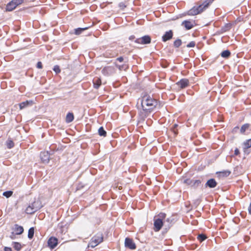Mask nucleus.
Listing matches in <instances>:
<instances>
[{
    "label": "nucleus",
    "mask_w": 251,
    "mask_h": 251,
    "mask_svg": "<svg viewBox=\"0 0 251 251\" xmlns=\"http://www.w3.org/2000/svg\"><path fill=\"white\" fill-rule=\"evenodd\" d=\"M101 84V79L99 78H95L93 79L94 87L96 89H98Z\"/></svg>",
    "instance_id": "obj_19"
},
{
    "label": "nucleus",
    "mask_w": 251,
    "mask_h": 251,
    "mask_svg": "<svg viewBox=\"0 0 251 251\" xmlns=\"http://www.w3.org/2000/svg\"><path fill=\"white\" fill-rule=\"evenodd\" d=\"M33 104V102L32 100H26L25 101H24L19 104L20 108V109H23L28 106L32 105Z\"/></svg>",
    "instance_id": "obj_15"
},
{
    "label": "nucleus",
    "mask_w": 251,
    "mask_h": 251,
    "mask_svg": "<svg viewBox=\"0 0 251 251\" xmlns=\"http://www.w3.org/2000/svg\"><path fill=\"white\" fill-rule=\"evenodd\" d=\"M38 201H34L31 205H29L25 209L27 214H31L37 211L41 208Z\"/></svg>",
    "instance_id": "obj_5"
},
{
    "label": "nucleus",
    "mask_w": 251,
    "mask_h": 251,
    "mask_svg": "<svg viewBox=\"0 0 251 251\" xmlns=\"http://www.w3.org/2000/svg\"><path fill=\"white\" fill-rule=\"evenodd\" d=\"M176 84L180 88L183 89L188 86L189 80L187 79H182L179 81L177 82Z\"/></svg>",
    "instance_id": "obj_12"
},
{
    "label": "nucleus",
    "mask_w": 251,
    "mask_h": 251,
    "mask_svg": "<svg viewBox=\"0 0 251 251\" xmlns=\"http://www.w3.org/2000/svg\"><path fill=\"white\" fill-rule=\"evenodd\" d=\"M184 183L194 188L198 187L201 183L200 180L187 179L184 180Z\"/></svg>",
    "instance_id": "obj_7"
},
{
    "label": "nucleus",
    "mask_w": 251,
    "mask_h": 251,
    "mask_svg": "<svg viewBox=\"0 0 251 251\" xmlns=\"http://www.w3.org/2000/svg\"><path fill=\"white\" fill-rule=\"evenodd\" d=\"M173 131H174V132L175 133H176V131L175 130V129H173Z\"/></svg>",
    "instance_id": "obj_43"
},
{
    "label": "nucleus",
    "mask_w": 251,
    "mask_h": 251,
    "mask_svg": "<svg viewBox=\"0 0 251 251\" xmlns=\"http://www.w3.org/2000/svg\"><path fill=\"white\" fill-rule=\"evenodd\" d=\"M13 236H14V232H12L11 235L10 236V237L11 239H14Z\"/></svg>",
    "instance_id": "obj_40"
},
{
    "label": "nucleus",
    "mask_w": 251,
    "mask_h": 251,
    "mask_svg": "<svg viewBox=\"0 0 251 251\" xmlns=\"http://www.w3.org/2000/svg\"><path fill=\"white\" fill-rule=\"evenodd\" d=\"M173 36V32L172 30L166 32L165 34L162 37V40L164 42H166L167 40L171 39Z\"/></svg>",
    "instance_id": "obj_17"
},
{
    "label": "nucleus",
    "mask_w": 251,
    "mask_h": 251,
    "mask_svg": "<svg viewBox=\"0 0 251 251\" xmlns=\"http://www.w3.org/2000/svg\"><path fill=\"white\" fill-rule=\"evenodd\" d=\"M125 245L126 248L130 250H134L136 249V245L133 241L129 238H126L125 242Z\"/></svg>",
    "instance_id": "obj_9"
},
{
    "label": "nucleus",
    "mask_w": 251,
    "mask_h": 251,
    "mask_svg": "<svg viewBox=\"0 0 251 251\" xmlns=\"http://www.w3.org/2000/svg\"><path fill=\"white\" fill-rule=\"evenodd\" d=\"M6 146L8 148L11 149L14 147V144L12 140H8L6 142Z\"/></svg>",
    "instance_id": "obj_29"
},
{
    "label": "nucleus",
    "mask_w": 251,
    "mask_h": 251,
    "mask_svg": "<svg viewBox=\"0 0 251 251\" xmlns=\"http://www.w3.org/2000/svg\"><path fill=\"white\" fill-rule=\"evenodd\" d=\"M12 194H13V192L12 191H8L4 192L3 193V195L4 196L6 197V198H9V197H10V196H12Z\"/></svg>",
    "instance_id": "obj_31"
},
{
    "label": "nucleus",
    "mask_w": 251,
    "mask_h": 251,
    "mask_svg": "<svg viewBox=\"0 0 251 251\" xmlns=\"http://www.w3.org/2000/svg\"><path fill=\"white\" fill-rule=\"evenodd\" d=\"M117 67H118L119 68V69L120 70H126L127 68V66L126 65H122V66H121V65H116Z\"/></svg>",
    "instance_id": "obj_34"
},
{
    "label": "nucleus",
    "mask_w": 251,
    "mask_h": 251,
    "mask_svg": "<svg viewBox=\"0 0 251 251\" xmlns=\"http://www.w3.org/2000/svg\"><path fill=\"white\" fill-rule=\"evenodd\" d=\"M195 46V42L194 41H191L188 44H187V47L193 48V47H194Z\"/></svg>",
    "instance_id": "obj_35"
},
{
    "label": "nucleus",
    "mask_w": 251,
    "mask_h": 251,
    "mask_svg": "<svg viewBox=\"0 0 251 251\" xmlns=\"http://www.w3.org/2000/svg\"><path fill=\"white\" fill-rule=\"evenodd\" d=\"M219 174H220V176L226 177L230 174V172L229 171H224L223 172H219Z\"/></svg>",
    "instance_id": "obj_28"
},
{
    "label": "nucleus",
    "mask_w": 251,
    "mask_h": 251,
    "mask_svg": "<svg viewBox=\"0 0 251 251\" xmlns=\"http://www.w3.org/2000/svg\"><path fill=\"white\" fill-rule=\"evenodd\" d=\"M49 247L51 249H54L58 244V239L54 237L50 238L48 241Z\"/></svg>",
    "instance_id": "obj_10"
},
{
    "label": "nucleus",
    "mask_w": 251,
    "mask_h": 251,
    "mask_svg": "<svg viewBox=\"0 0 251 251\" xmlns=\"http://www.w3.org/2000/svg\"><path fill=\"white\" fill-rule=\"evenodd\" d=\"M229 26H229V25H227L226 26V28H228Z\"/></svg>",
    "instance_id": "obj_42"
},
{
    "label": "nucleus",
    "mask_w": 251,
    "mask_h": 251,
    "mask_svg": "<svg viewBox=\"0 0 251 251\" xmlns=\"http://www.w3.org/2000/svg\"><path fill=\"white\" fill-rule=\"evenodd\" d=\"M13 248L17 251L21 250L22 248L21 244L18 242H13Z\"/></svg>",
    "instance_id": "obj_25"
},
{
    "label": "nucleus",
    "mask_w": 251,
    "mask_h": 251,
    "mask_svg": "<svg viewBox=\"0 0 251 251\" xmlns=\"http://www.w3.org/2000/svg\"><path fill=\"white\" fill-rule=\"evenodd\" d=\"M151 37L148 35H145L141 38H138L135 42L138 44H147L151 43Z\"/></svg>",
    "instance_id": "obj_8"
},
{
    "label": "nucleus",
    "mask_w": 251,
    "mask_h": 251,
    "mask_svg": "<svg viewBox=\"0 0 251 251\" xmlns=\"http://www.w3.org/2000/svg\"><path fill=\"white\" fill-rule=\"evenodd\" d=\"M103 241V236L101 234H99L94 236L89 243V247L93 248Z\"/></svg>",
    "instance_id": "obj_4"
},
{
    "label": "nucleus",
    "mask_w": 251,
    "mask_h": 251,
    "mask_svg": "<svg viewBox=\"0 0 251 251\" xmlns=\"http://www.w3.org/2000/svg\"><path fill=\"white\" fill-rule=\"evenodd\" d=\"M244 149L246 150L251 147V139L247 140L243 143Z\"/></svg>",
    "instance_id": "obj_21"
},
{
    "label": "nucleus",
    "mask_w": 251,
    "mask_h": 251,
    "mask_svg": "<svg viewBox=\"0 0 251 251\" xmlns=\"http://www.w3.org/2000/svg\"><path fill=\"white\" fill-rule=\"evenodd\" d=\"M166 218V214L164 213H160L157 216L154 217V229L155 231H159L163 224V221Z\"/></svg>",
    "instance_id": "obj_3"
},
{
    "label": "nucleus",
    "mask_w": 251,
    "mask_h": 251,
    "mask_svg": "<svg viewBox=\"0 0 251 251\" xmlns=\"http://www.w3.org/2000/svg\"><path fill=\"white\" fill-rule=\"evenodd\" d=\"M181 45V41L180 39L176 40L174 43V45L176 48L179 47Z\"/></svg>",
    "instance_id": "obj_30"
},
{
    "label": "nucleus",
    "mask_w": 251,
    "mask_h": 251,
    "mask_svg": "<svg viewBox=\"0 0 251 251\" xmlns=\"http://www.w3.org/2000/svg\"><path fill=\"white\" fill-rule=\"evenodd\" d=\"M53 70L56 74H58L60 72V68L58 65L54 66Z\"/></svg>",
    "instance_id": "obj_33"
},
{
    "label": "nucleus",
    "mask_w": 251,
    "mask_h": 251,
    "mask_svg": "<svg viewBox=\"0 0 251 251\" xmlns=\"http://www.w3.org/2000/svg\"><path fill=\"white\" fill-rule=\"evenodd\" d=\"M206 238V236L203 234H200L198 236V239L200 242L204 241Z\"/></svg>",
    "instance_id": "obj_32"
},
{
    "label": "nucleus",
    "mask_w": 251,
    "mask_h": 251,
    "mask_svg": "<svg viewBox=\"0 0 251 251\" xmlns=\"http://www.w3.org/2000/svg\"><path fill=\"white\" fill-rule=\"evenodd\" d=\"M99 134L101 136L105 137L106 135V132L104 130L103 127H100L98 130Z\"/></svg>",
    "instance_id": "obj_23"
},
{
    "label": "nucleus",
    "mask_w": 251,
    "mask_h": 251,
    "mask_svg": "<svg viewBox=\"0 0 251 251\" xmlns=\"http://www.w3.org/2000/svg\"><path fill=\"white\" fill-rule=\"evenodd\" d=\"M24 0H12L6 5V10L11 11L17 6L23 3Z\"/></svg>",
    "instance_id": "obj_6"
},
{
    "label": "nucleus",
    "mask_w": 251,
    "mask_h": 251,
    "mask_svg": "<svg viewBox=\"0 0 251 251\" xmlns=\"http://www.w3.org/2000/svg\"><path fill=\"white\" fill-rule=\"evenodd\" d=\"M240 153V151L238 149H236L234 151V154L238 155Z\"/></svg>",
    "instance_id": "obj_37"
},
{
    "label": "nucleus",
    "mask_w": 251,
    "mask_h": 251,
    "mask_svg": "<svg viewBox=\"0 0 251 251\" xmlns=\"http://www.w3.org/2000/svg\"><path fill=\"white\" fill-rule=\"evenodd\" d=\"M177 126V125H176V124H175V125H174V128H175V127H176Z\"/></svg>",
    "instance_id": "obj_41"
},
{
    "label": "nucleus",
    "mask_w": 251,
    "mask_h": 251,
    "mask_svg": "<svg viewBox=\"0 0 251 251\" xmlns=\"http://www.w3.org/2000/svg\"><path fill=\"white\" fill-rule=\"evenodd\" d=\"M221 55L224 58H228L230 55V52L228 50H224Z\"/></svg>",
    "instance_id": "obj_24"
},
{
    "label": "nucleus",
    "mask_w": 251,
    "mask_h": 251,
    "mask_svg": "<svg viewBox=\"0 0 251 251\" xmlns=\"http://www.w3.org/2000/svg\"><path fill=\"white\" fill-rule=\"evenodd\" d=\"M157 105V101L150 96L145 95L142 98L141 105L143 111L145 113V117L147 116L148 113L151 112V110L156 107Z\"/></svg>",
    "instance_id": "obj_1"
},
{
    "label": "nucleus",
    "mask_w": 251,
    "mask_h": 251,
    "mask_svg": "<svg viewBox=\"0 0 251 251\" xmlns=\"http://www.w3.org/2000/svg\"><path fill=\"white\" fill-rule=\"evenodd\" d=\"M14 231L15 232V234L16 235H20L22 234L24 232V228L23 226L18 225V224H15L14 225V227L13 228Z\"/></svg>",
    "instance_id": "obj_13"
},
{
    "label": "nucleus",
    "mask_w": 251,
    "mask_h": 251,
    "mask_svg": "<svg viewBox=\"0 0 251 251\" xmlns=\"http://www.w3.org/2000/svg\"><path fill=\"white\" fill-rule=\"evenodd\" d=\"M250 126V125L249 124H246L243 125L240 129V132L241 133H244L246 130L249 128Z\"/></svg>",
    "instance_id": "obj_22"
},
{
    "label": "nucleus",
    "mask_w": 251,
    "mask_h": 251,
    "mask_svg": "<svg viewBox=\"0 0 251 251\" xmlns=\"http://www.w3.org/2000/svg\"><path fill=\"white\" fill-rule=\"evenodd\" d=\"M113 70L114 69L112 67H105L102 70V73L105 75H109L113 73Z\"/></svg>",
    "instance_id": "obj_14"
},
{
    "label": "nucleus",
    "mask_w": 251,
    "mask_h": 251,
    "mask_svg": "<svg viewBox=\"0 0 251 251\" xmlns=\"http://www.w3.org/2000/svg\"><path fill=\"white\" fill-rule=\"evenodd\" d=\"M4 250V251H12L11 248L9 247H5Z\"/></svg>",
    "instance_id": "obj_38"
},
{
    "label": "nucleus",
    "mask_w": 251,
    "mask_h": 251,
    "mask_svg": "<svg viewBox=\"0 0 251 251\" xmlns=\"http://www.w3.org/2000/svg\"><path fill=\"white\" fill-rule=\"evenodd\" d=\"M214 0H205L202 3H200L198 6H194L187 12V14L189 16H195L200 14L207 8L210 4L212 3Z\"/></svg>",
    "instance_id": "obj_2"
},
{
    "label": "nucleus",
    "mask_w": 251,
    "mask_h": 251,
    "mask_svg": "<svg viewBox=\"0 0 251 251\" xmlns=\"http://www.w3.org/2000/svg\"><path fill=\"white\" fill-rule=\"evenodd\" d=\"M217 182L213 178L209 179L205 184V187H209V188H214L217 185Z\"/></svg>",
    "instance_id": "obj_16"
},
{
    "label": "nucleus",
    "mask_w": 251,
    "mask_h": 251,
    "mask_svg": "<svg viewBox=\"0 0 251 251\" xmlns=\"http://www.w3.org/2000/svg\"><path fill=\"white\" fill-rule=\"evenodd\" d=\"M34 233V229L33 227H31L29 229L28 232V237L29 239H32L33 237Z\"/></svg>",
    "instance_id": "obj_26"
},
{
    "label": "nucleus",
    "mask_w": 251,
    "mask_h": 251,
    "mask_svg": "<svg viewBox=\"0 0 251 251\" xmlns=\"http://www.w3.org/2000/svg\"><path fill=\"white\" fill-rule=\"evenodd\" d=\"M227 30H228V29H227ZM226 29L224 30V31H226Z\"/></svg>",
    "instance_id": "obj_44"
},
{
    "label": "nucleus",
    "mask_w": 251,
    "mask_h": 251,
    "mask_svg": "<svg viewBox=\"0 0 251 251\" xmlns=\"http://www.w3.org/2000/svg\"><path fill=\"white\" fill-rule=\"evenodd\" d=\"M40 158L44 163H48L50 160V154L48 151L42 152L40 153Z\"/></svg>",
    "instance_id": "obj_11"
},
{
    "label": "nucleus",
    "mask_w": 251,
    "mask_h": 251,
    "mask_svg": "<svg viewBox=\"0 0 251 251\" xmlns=\"http://www.w3.org/2000/svg\"><path fill=\"white\" fill-rule=\"evenodd\" d=\"M42 64L41 62H38L37 64V68L38 69H42Z\"/></svg>",
    "instance_id": "obj_36"
},
{
    "label": "nucleus",
    "mask_w": 251,
    "mask_h": 251,
    "mask_svg": "<svg viewBox=\"0 0 251 251\" xmlns=\"http://www.w3.org/2000/svg\"><path fill=\"white\" fill-rule=\"evenodd\" d=\"M124 58L123 57H120L118 58H117V60L119 61V62H121L123 61Z\"/></svg>",
    "instance_id": "obj_39"
},
{
    "label": "nucleus",
    "mask_w": 251,
    "mask_h": 251,
    "mask_svg": "<svg viewBox=\"0 0 251 251\" xmlns=\"http://www.w3.org/2000/svg\"><path fill=\"white\" fill-rule=\"evenodd\" d=\"M74 119V116L72 113H68L66 117V122L67 123L72 122Z\"/></svg>",
    "instance_id": "obj_20"
},
{
    "label": "nucleus",
    "mask_w": 251,
    "mask_h": 251,
    "mask_svg": "<svg viewBox=\"0 0 251 251\" xmlns=\"http://www.w3.org/2000/svg\"><path fill=\"white\" fill-rule=\"evenodd\" d=\"M182 25H184L187 29H191L193 26V23L189 21H184L182 22Z\"/></svg>",
    "instance_id": "obj_18"
},
{
    "label": "nucleus",
    "mask_w": 251,
    "mask_h": 251,
    "mask_svg": "<svg viewBox=\"0 0 251 251\" xmlns=\"http://www.w3.org/2000/svg\"><path fill=\"white\" fill-rule=\"evenodd\" d=\"M88 28V27H85L84 28H78L75 29V34L76 35L80 34L83 31Z\"/></svg>",
    "instance_id": "obj_27"
}]
</instances>
